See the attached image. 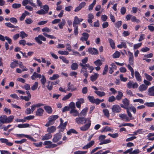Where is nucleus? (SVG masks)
Segmentation results:
<instances>
[{
  "instance_id": "51",
  "label": "nucleus",
  "mask_w": 154,
  "mask_h": 154,
  "mask_svg": "<svg viewBox=\"0 0 154 154\" xmlns=\"http://www.w3.org/2000/svg\"><path fill=\"white\" fill-rule=\"evenodd\" d=\"M43 35L45 37L51 38V39H55L56 37L53 35H49L47 34L46 33H43Z\"/></svg>"
},
{
  "instance_id": "26",
  "label": "nucleus",
  "mask_w": 154,
  "mask_h": 154,
  "mask_svg": "<svg viewBox=\"0 0 154 154\" xmlns=\"http://www.w3.org/2000/svg\"><path fill=\"white\" fill-rule=\"evenodd\" d=\"M95 93L100 97H102L106 95V93L103 91H95Z\"/></svg>"
},
{
  "instance_id": "61",
  "label": "nucleus",
  "mask_w": 154,
  "mask_h": 154,
  "mask_svg": "<svg viewBox=\"0 0 154 154\" xmlns=\"http://www.w3.org/2000/svg\"><path fill=\"white\" fill-rule=\"evenodd\" d=\"M25 137L26 138H28L31 141L33 142H36V140L35 139H34L32 137L30 136V135H26L25 136Z\"/></svg>"
},
{
  "instance_id": "30",
  "label": "nucleus",
  "mask_w": 154,
  "mask_h": 154,
  "mask_svg": "<svg viewBox=\"0 0 154 154\" xmlns=\"http://www.w3.org/2000/svg\"><path fill=\"white\" fill-rule=\"evenodd\" d=\"M14 118V116L13 115L11 116L8 117L7 116L6 123H9L12 122Z\"/></svg>"
},
{
  "instance_id": "41",
  "label": "nucleus",
  "mask_w": 154,
  "mask_h": 154,
  "mask_svg": "<svg viewBox=\"0 0 154 154\" xmlns=\"http://www.w3.org/2000/svg\"><path fill=\"white\" fill-rule=\"evenodd\" d=\"M20 36L23 39L25 37H27L28 35L24 31H21L20 32Z\"/></svg>"
},
{
  "instance_id": "21",
  "label": "nucleus",
  "mask_w": 154,
  "mask_h": 154,
  "mask_svg": "<svg viewBox=\"0 0 154 154\" xmlns=\"http://www.w3.org/2000/svg\"><path fill=\"white\" fill-rule=\"evenodd\" d=\"M80 24L79 19L77 16H75L74 20L73 23V26H78L77 24Z\"/></svg>"
},
{
  "instance_id": "58",
  "label": "nucleus",
  "mask_w": 154,
  "mask_h": 154,
  "mask_svg": "<svg viewBox=\"0 0 154 154\" xmlns=\"http://www.w3.org/2000/svg\"><path fill=\"white\" fill-rule=\"evenodd\" d=\"M10 21L13 23H16L17 22V19L15 17H12L10 19Z\"/></svg>"
},
{
  "instance_id": "6",
  "label": "nucleus",
  "mask_w": 154,
  "mask_h": 154,
  "mask_svg": "<svg viewBox=\"0 0 154 154\" xmlns=\"http://www.w3.org/2000/svg\"><path fill=\"white\" fill-rule=\"evenodd\" d=\"M62 137V134L59 132L55 134L52 139V141L54 143H56L59 141Z\"/></svg>"
},
{
  "instance_id": "10",
  "label": "nucleus",
  "mask_w": 154,
  "mask_h": 154,
  "mask_svg": "<svg viewBox=\"0 0 154 154\" xmlns=\"http://www.w3.org/2000/svg\"><path fill=\"white\" fill-rule=\"evenodd\" d=\"M119 116L122 120L125 121L126 122L129 121V117L127 116L126 114H119Z\"/></svg>"
},
{
  "instance_id": "53",
  "label": "nucleus",
  "mask_w": 154,
  "mask_h": 154,
  "mask_svg": "<svg viewBox=\"0 0 154 154\" xmlns=\"http://www.w3.org/2000/svg\"><path fill=\"white\" fill-rule=\"evenodd\" d=\"M144 105L148 107H153L154 106V102L145 103Z\"/></svg>"
},
{
  "instance_id": "54",
  "label": "nucleus",
  "mask_w": 154,
  "mask_h": 154,
  "mask_svg": "<svg viewBox=\"0 0 154 154\" xmlns=\"http://www.w3.org/2000/svg\"><path fill=\"white\" fill-rule=\"evenodd\" d=\"M94 63L97 66H100L102 64V63L100 60H98L94 61Z\"/></svg>"
},
{
  "instance_id": "31",
  "label": "nucleus",
  "mask_w": 154,
  "mask_h": 154,
  "mask_svg": "<svg viewBox=\"0 0 154 154\" xmlns=\"http://www.w3.org/2000/svg\"><path fill=\"white\" fill-rule=\"evenodd\" d=\"M99 75L97 73H95L93 75H91L90 77L91 80L92 82H94L96 80Z\"/></svg>"
},
{
  "instance_id": "36",
  "label": "nucleus",
  "mask_w": 154,
  "mask_h": 154,
  "mask_svg": "<svg viewBox=\"0 0 154 154\" xmlns=\"http://www.w3.org/2000/svg\"><path fill=\"white\" fill-rule=\"evenodd\" d=\"M127 112L128 115L129 116L128 117L129 119V121H130L131 120H132L134 119V118L132 116L131 114L128 109H127Z\"/></svg>"
},
{
  "instance_id": "33",
  "label": "nucleus",
  "mask_w": 154,
  "mask_h": 154,
  "mask_svg": "<svg viewBox=\"0 0 154 154\" xmlns=\"http://www.w3.org/2000/svg\"><path fill=\"white\" fill-rule=\"evenodd\" d=\"M108 40L110 43V46L111 47L112 49H114L115 48V44L114 41L112 39L109 38L108 39Z\"/></svg>"
},
{
  "instance_id": "8",
  "label": "nucleus",
  "mask_w": 154,
  "mask_h": 154,
  "mask_svg": "<svg viewBox=\"0 0 154 154\" xmlns=\"http://www.w3.org/2000/svg\"><path fill=\"white\" fill-rule=\"evenodd\" d=\"M88 50V51L92 55H96L98 54V50L95 48H89Z\"/></svg>"
},
{
  "instance_id": "40",
  "label": "nucleus",
  "mask_w": 154,
  "mask_h": 154,
  "mask_svg": "<svg viewBox=\"0 0 154 154\" xmlns=\"http://www.w3.org/2000/svg\"><path fill=\"white\" fill-rule=\"evenodd\" d=\"M72 133L75 134H78L77 131L73 129H70L67 132V134L69 135H70Z\"/></svg>"
},
{
  "instance_id": "22",
  "label": "nucleus",
  "mask_w": 154,
  "mask_h": 154,
  "mask_svg": "<svg viewBox=\"0 0 154 154\" xmlns=\"http://www.w3.org/2000/svg\"><path fill=\"white\" fill-rule=\"evenodd\" d=\"M7 116L5 115H2L0 117V124L6 123Z\"/></svg>"
},
{
  "instance_id": "47",
  "label": "nucleus",
  "mask_w": 154,
  "mask_h": 154,
  "mask_svg": "<svg viewBox=\"0 0 154 154\" xmlns=\"http://www.w3.org/2000/svg\"><path fill=\"white\" fill-rule=\"evenodd\" d=\"M88 99L90 102L92 103H94L95 99H94V98L93 96H88Z\"/></svg>"
},
{
  "instance_id": "15",
  "label": "nucleus",
  "mask_w": 154,
  "mask_h": 154,
  "mask_svg": "<svg viewBox=\"0 0 154 154\" xmlns=\"http://www.w3.org/2000/svg\"><path fill=\"white\" fill-rule=\"evenodd\" d=\"M70 114H72L74 116H79V114L78 111L75 109H71L70 112Z\"/></svg>"
},
{
  "instance_id": "59",
  "label": "nucleus",
  "mask_w": 154,
  "mask_h": 154,
  "mask_svg": "<svg viewBox=\"0 0 154 154\" xmlns=\"http://www.w3.org/2000/svg\"><path fill=\"white\" fill-rule=\"evenodd\" d=\"M120 79L122 81L124 82H126L128 79L127 78L123 77V75L122 74H121L120 75Z\"/></svg>"
},
{
  "instance_id": "42",
  "label": "nucleus",
  "mask_w": 154,
  "mask_h": 154,
  "mask_svg": "<svg viewBox=\"0 0 154 154\" xmlns=\"http://www.w3.org/2000/svg\"><path fill=\"white\" fill-rule=\"evenodd\" d=\"M103 112L104 115L107 117H109V111L107 109H104L103 110Z\"/></svg>"
},
{
  "instance_id": "56",
  "label": "nucleus",
  "mask_w": 154,
  "mask_h": 154,
  "mask_svg": "<svg viewBox=\"0 0 154 154\" xmlns=\"http://www.w3.org/2000/svg\"><path fill=\"white\" fill-rule=\"evenodd\" d=\"M116 98L113 96H112L109 97L108 101L109 102H112L116 100Z\"/></svg>"
},
{
  "instance_id": "1",
  "label": "nucleus",
  "mask_w": 154,
  "mask_h": 154,
  "mask_svg": "<svg viewBox=\"0 0 154 154\" xmlns=\"http://www.w3.org/2000/svg\"><path fill=\"white\" fill-rule=\"evenodd\" d=\"M58 116L57 115H53L50 116L48 119V121L45 124V126L48 127L54 123V122L57 119Z\"/></svg>"
},
{
  "instance_id": "4",
  "label": "nucleus",
  "mask_w": 154,
  "mask_h": 154,
  "mask_svg": "<svg viewBox=\"0 0 154 154\" xmlns=\"http://www.w3.org/2000/svg\"><path fill=\"white\" fill-rule=\"evenodd\" d=\"M35 40L38 44L41 45L42 43V41H45L46 39L42 35H39L38 36L35 37Z\"/></svg>"
},
{
  "instance_id": "28",
  "label": "nucleus",
  "mask_w": 154,
  "mask_h": 154,
  "mask_svg": "<svg viewBox=\"0 0 154 154\" xmlns=\"http://www.w3.org/2000/svg\"><path fill=\"white\" fill-rule=\"evenodd\" d=\"M78 66L79 65L77 63H73L71 66V68L72 70H75L78 69Z\"/></svg>"
},
{
  "instance_id": "17",
  "label": "nucleus",
  "mask_w": 154,
  "mask_h": 154,
  "mask_svg": "<svg viewBox=\"0 0 154 154\" xmlns=\"http://www.w3.org/2000/svg\"><path fill=\"white\" fill-rule=\"evenodd\" d=\"M148 95L150 96H154V86L148 89Z\"/></svg>"
},
{
  "instance_id": "7",
  "label": "nucleus",
  "mask_w": 154,
  "mask_h": 154,
  "mask_svg": "<svg viewBox=\"0 0 154 154\" xmlns=\"http://www.w3.org/2000/svg\"><path fill=\"white\" fill-rule=\"evenodd\" d=\"M112 112L113 113H118L121 111V109L119 105L116 104L112 106Z\"/></svg>"
},
{
  "instance_id": "62",
  "label": "nucleus",
  "mask_w": 154,
  "mask_h": 154,
  "mask_svg": "<svg viewBox=\"0 0 154 154\" xmlns=\"http://www.w3.org/2000/svg\"><path fill=\"white\" fill-rule=\"evenodd\" d=\"M108 66L107 65H106L105 66V67L104 68L103 72V75H105L107 72L108 71Z\"/></svg>"
},
{
  "instance_id": "48",
  "label": "nucleus",
  "mask_w": 154,
  "mask_h": 154,
  "mask_svg": "<svg viewBox=\"0 0 154 154\" xmlns=\"http://www.w3.org/2000/svg\"><path fill=\"white\" fill-rule=\"evenodd\" d=\"M72 95V94L71 93H69L67 95L65 96L63 98L62 100H65L68 99L71 97Z\"/></svg>"
},
{
  "instance_id": "55",
  "label": "nucleus",
  "mask_w": 154,
  "mask_h": 154,
  "mask_svg": "<svg viewBox=\"0 0 154 154\" xmlns=\"http://www.w3.org/2000/svg\"><path fill=\"white\" fill-rule=\"evenodd\" d=\"M21 6V5L20 4L14 3L12 5V7L14 8L17 9L20 8Z\"/></svg>"
},
{
  "instance_id": "13",
  "label": "nucleus",
  "mask_w": 154,
  "mask_h": 154,
  "mask_svg": "<svg viewBox=\"0 0 154 154\" xmlns=\"http://www.w3.org/2000/svg\"><path fill=\"white\" fill-rule=\"evenodd\" d=\"M42 75L40 74L37 73L36 72H34L33 75L31 76V78L32 80H35V78H41L42 77Z\"/></svg>"
},
{
  "instance_id": "35",
  "label": "nucleus",
  "mask_w": 154,
  "mask_h": 154,
  "mask_svg": "<svg viewBox=\"0 0 154 154\" xmlns=\"http://www.w3.org/2000/svg\"><path fill=\"white\" fill-rule=\"evenodd\" d=\"M38 85V82H35L33 86L31 87V89L32 91H35L36 90L37 88Z\"/></svg>"
},
{
  "instance_id": "24",
  "label": "nucleus",
  "mask_w": 154,
  "mask_h": 154,
  "mask_svg": "<svg viewBox=\"0 0 154 154\" xmlns=\"http://www.w3.org/2000/svg\"><path fill=\"white\" fill-rule=\"evenodd\" d=\"M66 23V20L65 19H63L62 20V21L59 23L58 25L59 28L60 29H62L63 28V26L65 25Z\"/></svg>"
},
{
  "instance_id": "20",
  "label": "nucleus",
  "mask_w": 154,
  "mask_h": 154,
  "mask_svg": "<svg viewBox=\"0 0 154 154\" xmlns=\"http://www.w3.org/2000/svg\"><path fill=\"white\" fill-rule=\"evenodd\" d=\"M147 88L148 87L147 85H145V84H142L139 86L138 89L140 91L142 92L146 90Z\"/></svg>"
},
{
  "instance_id": "18",
  "label": "nucleus",
  "mask_w": 154,
  "mask_h": 154,
  "mask_svg": "<svg viewBox=\"0 0 154 154\" xmlns=\"http://www.w3.org/2000/svg\"><path fill=\"white\" fill-rule=\"evenodd\" d=\"M135 77L137 80L139 82L142 81V77L140 75L139 73L137 71H136L135 72Z\"/></svg>"
},
{
  "instance_id": "63",
  "label": "nucleus",
  "mask_w": 154,
  "mask_h": 154,
  "mask_svg": "<svg viewBox=\"0 0 154 154\" xmlns=\"http://www.w3.org/2000/svg\"><path fill=\"white\" fill-rule=\"evenodd\" d=\"M106 137V136L105 135H102L99 136L98 137V140L100 141H103Z\"/></svg>"
},
{
  "instance_id": "27",
  "label": "nucleus",
  "mask_w": 154,
  "mask_h": 154,
  "mask_svg": "<svg viewBox=\"0 0 154 154\" xmlns=\"http://www.w3.org/2000/svg\"><path fill=\"white\" fill-rule=\"evenodd\" d=\"M44 108L48 113H52V110L51 106H45Z\"/></svg>"
},
{
  "instance_id": "60",
  "label": "nucleus",
  "mask_w": 154,
  "mask_h": 154,
  "mask_svg": "<svg viewBox=\"0 0 154 154\" xmlns=\"http://www.w3.org/2000/svg\"><path fill=\"white\" fill-rule=\"evenodd\" d=\"M25 137L26 138H28L31 141L33 142H36V140L35 139H34L32 137L30 136V135H26L25 136Z\"/></svg>"
},
{
  "instance_id": "43",
  "label": "nucleus",
  "mask_w": 154,
  "mask_h": 154,
  "mask_svg": "<svg viewBox=\"0 0 154 154\" xmlns=\"http://www.w3.org/2000/svg\"><path fill=\"white\" fill-rule=\"evenodd\" d=\"M96 0H94L93 1V3L89 6V7H88L89 10V11L93 9L94 6L96 4Z\"/></svg>"
},
{
  "instance_id": "44",
  "label": "nucleus",
  "mask_w": 154,
  "mask_h": 154,
  "mask_svg": "<svg viewBox=\"0 0 154 154\" xmlns=\"http://www.w3.org/2000/svg\"><path fill=\"white\" fill-rule=\"evenodd\" d=\"M144 75L146 79L148 81H151L152 80V78L150 75H148L146 73H145Z\"/></svg>"
},
{
  "instance_id": "11",
  "label": "nucleus",
  "mask_w": 154,
  "mask_h": 154,
  "mask_svg": "<svg viewBox=\"0 0 154 154\" xmlns=\"http://www.w3.org/2000/svg\"><path fill=\"white\" fill-rule=\"evenodd\" d=\"M94 144V141L92 140L88 143L87 145L82 147V149H87L91 147Z\"/></svg>"
},
{
  "instance_id": "52",
  "label": "nucleus",
  "mask_w": 154,
  "mask_h": 154,
  "mask_svg": "<svg viewBox=\"0 0 154 154\" xmlns=\"http://www.w3.org/2000/svg\"><path fill=\"white\" fill-rule=\"evenodd\" d=\"M40 82L42 84L45 83L46 82V78L44 75H42L41 78Z\"/></svg>"
},
{
  "instance_id": "64",
  "label": "nucleus",
  "mask_w": 154,
  "mask_h": 154,
  "mask_svg": "<svg viewBox=\"0 0 154 154\" xmlns=\"http://www.w3.org/2000/svg\"><path fill=\"white\" fill-rule=\"evenodd\" d=\"M87 153V151H78L74 152V154H86Z\"/></svg>"
},
{
  "instance_id": "5",
  "label": "nucleus",
  "mask_w": 154,
  "mask_h": 154,
  "mask_svg": "<svg viewBox=\"0 0 154 154\" xmlns=\"http://www.w3.org/2000/svg\"><path fill=\"white\" fill-rule=\"evenodd\" d=\"M87 119L88 123L80 127V129L82 131H86L89 128L91 125V121L90 120V119L89 118H87Z\"/></svg>"
},
{
  "instance_id": "25",
  "label": "nucleus",
  "mask_w": 154,
  "mask_h": 154,
  "mask_svg": "<svg viewBox=\"0 0 154 154\" xmlns=\"http://www.w3.org/2000/svg\"><path fill=\"white\" fill-rule=\"evenodd\" d=\"M113 129L108 126H106L101 131V132H107V131H111L113 132Z\"/></svg>"
},
{
  "instance_id": "16",
  "label": "nucleus",
  "mask_w": 154,
  "mask_h": 154,
  "mask_svg": "<svg viewBox=\"0 0 154 154\" xmlns=\"http://www.w3.org/2000/svg\"><path fill=\"white\" fill-rule=\"evenodd\" d=\"M88 110V108L87 107H85L83 109L79 114V116L82 117H84L85 116L86 113Z\"/></svg>"
},
{
  "instance_id": "12",
  "label": "nucleus",
  "mask_w": 154,
  "mask_h": 154,
  "mask_svg": "<svg viewBox=\"0 0 154 154\" xmlns=\"http://www.w3.org/2000/svg\"><path fill=\"white\" fill-rule=\"evenodd\" d=\"M56 128L54 126H51L50 127H49L47 129V131L48 133L51 134L54 133L56 130Z\"/></svg>"
},
{
  "instance_id": "37",
  "label": "nucleus",
  "mask_w": 154,
  "mask_h": 154,
  "mask_svg": "<svg viewBox=\"0 0 154 154\" xmlns=\"http://www.w3.org/2000/svg\"><path fill=\"white\" fill-rule=\"evenodd\" d=\"M48 85L46 86V87L48 89L49 91L52 90L53 88V85L50 81H49L48 82Z\"/></svg>"
},
{
  "instance_id": "39",
  "label": "nucleus",
  "mask_w": 154,
  "mask_h": 154,
  "mask_svg": "<svg viewBox=\"0 0 154 154\" xmlns=\"http://www.w3.org/2000/svg\"><path fill=\"white\" fill-rule=\"evenodd\" d=\"M59 77V76L58 74H54L52 77H50L49 79L51 80H54L58 78Z\"/></svg>"
},
{
  "instance_id": "46",
  "label": "nucleus",
  "mask_w": 154,
  "mask_h": 154,
  "mask_svg": "<svg viewBox=\"0 0 154 154\" xmlns=\"http://www.w3.org/2000/svg\"><path fill=\"white\" fill-rule=\"evenodd\" d=\"M120 56V53L118 51H116L112 55L113 58H116L119 57Z\"/></svg>"
},
{
  "instance_id": "29",
  "label": "nucleus",
  "mask_w": 154,
  "mask_h": 154,
  "mask_svg": "<svg viewBox=\"0 0 154 154\" xmlns=\"http://www.w3.org/2000/svg\"><path fill=\"white\" fill-rule=\"evenodd\" d=\"M118 95L116 96V98L118 100H120L123 97V94L120 91H118Z\"/></svg>"
},
{
  "instance_id": "23",
  "label": "nucleus",
  "mask_w": 154,
  "mask_h": 154,
  "mask_svg": "<svg viewBox=\"0 0 154 154\" xmlns=\"http://www.w3.org/2000/svg\"><path fill=\"white\" fill-rule=\"evenodd\" d=\"M52 142L50 141H46L44 142V144L46 145V148H51Z\"/></svg>"
},
{
  "instance_id": "32",
  "label": "nucleus",
  "mask_w": 154,
  "mask_h": 154,
  "mask_svg": "<svg viewBox=\"0 0 154 154\" xmlns=\"http://www.w3.org/2000/svg\"><path fill=\"white\" fill-rule=\"evenodd\" d=\"M122 103L127 108L129 104V101L127 98H125L122 100Z\"/></svg>"
},
{
  "instance_id": "14",
  "label": "nucleus",
  "mask_w": 154,
  "mask_h": 154,
  "mask_svg": "<svg viewBox=\"0 0 154 154\" xmlns=\"http://www.w3.org/2000/svg\"><path fill=\"white\" fill-rule=\"evenodd\" d=\"M52 135L50 133H48L45 134L42 137V140H44L51 139L52 137Z\"/></svg>"
},
{
  "instance_id": "57",
  "label": "nucleus",
  "mask_w": 154,
  "mask_h": 154,
  "mask_svg": "<svg viewBox=\"0 0 154 154\" xmlns=\"http://www.w3.org/2000/svg\"><path fill=\"white\" fill-rule=\"evenodd\" d=\"M108 135L113 138H116L119 136V134L117 133L113 134L109 133L108 134Z\"/></svg>"
},
{
  "instance_id": "9",
  "label": "nucleus",
  "mask_w": 154,
  "mask_h": 154,
  "mask_svg": "<svg viewBox=\"0 0 154 154\" xmlns=\"http://www.w3.org/2000/svg\"><path fill=\"white\" fill-rule=\"evenodd\" d=\"M82 36L81 37L80 40L82 42L87 41L89 36V34L86 32H84L82 34Z\"/></svg>"
},
{
  "instance_id": "34",
  "label": "nucleus",
  "mask_w": 154,
  "mask_h": 154,
  "mask_svg": "<svg viewBox=\"0 0 154 154\" xmlns=\"http://www.w3.org/2000/svg\"><path fill=\"white\" fill-rule=\"evenodd\" d=\"M5 25L7 26L8 27L11 28H16L18 27L17 26H15L12 24H11L10 23H5Z\"/></svg>"
},
{
  "instance_id": "19",
  "label": "nucleus",
  "mask_w": 154,
  "mask_h": 154,
  "mask_svg": "<svg viewBox=\"0 0 154 154\" xmlns=\"http://www.w3.org/2000/svg\"><path fill=\"white\" fill-rule=\"evenodd\" d=\"M44 111V110L42 108H40L37 109L36 112V115L38 116H41L42 115Z\"/></svg>"
},
{
  "instance_id": "2",
  "label": "nucleus",
  "mask_w": 154,
  "mask_h": 154,
  "mask_svg": "<svg viewBox=\"0 0 154 154\" xmlns=\"http://www.w3.org/2000/svg\"><path fill=\"white\" fill-rule=\"evenodd\" d=\"M88 121L87 119L84 117H77L75 119V122L78 125H83Z\"/></svg>"
},
{
  "instance_id": "3",
  "label": "nucleus",
  "mask_w": 154,
  "mask_h": 154,
  "mask_svg": "<svg viewBox=\"0 0 154 154\" xmlns=\"http://www.w3.org/2000/svg\"><path fill=\"white\" fill-rule=\"evenodd\" d=\"M80 65L82 67V69L81 70V72L82 73V72L85 71H87V68H88L89 69L93 70L94 68L92 66H90L89 64H83L80 63Z\"/></svg>"
},
{
  "instance_id": "38",
  "label": "nucleus",
  "mask_w": 154,
  "mask_h": 154,
  "mask_svg": "<svg viewBox=\"0 0 154 154\" xmlns=\"http://www.w3.org/2000/svg\"><path fill=\"white\" fill-rule=\"evenodd\" d=\"M77 88L74 87V85H71L70 86H69L67 90L68 91H73L76 90Z\"/></svg>"
},
{
  "instance_id": "45",
  "label": "nucleus",
  "mask_w": 154,
  "mask_h": 154,
  "mask_svg": "<svg viewBox=\"0 0 154 154\" xmlns=\"http://www.w3.org/2000/svg\"><path fill=\"white\" fill-rule=\"evenodd\" d=\"M59 58L61 59H62V61H63V62L66 63V64H68L69 63V61L67 60V59H66V58L65 57H64L63 56H60L59 57Z\"/></svg>"
},
{
  "instance_id": "49",
  "label": "nucleus",
  "mask_w": 154,
  "mask_h": 154,
  "mask_svg": "<svg viewBox=\"0 0 154 154\" xmlns=\"http://www.w3.org/2000/svg\"><path fill=\"white\" fill-rule=\"evenodd\" d=\"M58 53L60 54L66 55H68L69 54V53L68 52L65 51H58Z\"/></svg>"
},
{
  "instance_id": "50",
  "label": "nucleus",
  "mask_w": 154,
  "mask_h": 154,
  "mask_svg": "<svg viewBox=\"0 0 154 154\" xmlns=\"http://www.w3.org/2000/svg\"><path fill=\"white\" fill-rule=\"evenodd\" d=\"M122 24V21H119L116 22L115 23V25L116 27V28H119L121 26Z\"/></svg>"
}]
</instances>
